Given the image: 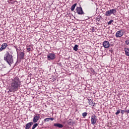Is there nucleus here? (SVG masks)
Instances as JSON below:
<instances>
[{"mask_svg":"<svg viewBox=\"0 0 129 129\" xmlns=\"http://www.w3.org/2000/svg\"><path fill=\"white\" fill-rule=\"evenodd\" d=\"M21 87V81L18 77H15L12 79L10 84L9 91L10 92H15L18 91Z\"/></svg>","mask_w":129,"mask_h":129,"instance_id":"f257e3e1","label":"nucleus"},{"mask_svg":"<svg viewBox=\"0 0 129 129\" xmlns=\"http://www.w3.org/2000/svg\"><path fill=\"white\" fill-rule=\"evenodd\" d=\"M13 52L12 51H6L4 55V60L11 66L12 64L14 63V58H13Z\"/></svg>","mask_w":129,"mask_h":129,"instance_id":"f03ea898","label":"nucleus"},{"mask_svg":"<svg viewBox=\"0 0 129 129\" xmlns=\"http://www.w3.org/2000/svg\"><path fill=\"white\" fill-rule=\"evenodd\" d=\"M116 14V9H111L105 13L106 17H109L110 15H115Z\"/></svg>","mask_w":129,"mask_h":129,"instance_id":"7ed1b4c3","label":"nucleus"},{"mask_svg":"<svg viewBox=\"0 0 129 129\" xmlns=\"http://www.w3.org/2000/svg\"><path fill=\"white\" fill-rule=\"evenodd\" d=\"M97 120L98 119H97V117L96 116V115L93 114L91 118V123L93 125H94L96 123V121H97Z\"/></svg>","mask_w":129,"mask_h":129,"instance_id":"20e7f679","label":"nucleus"},{"mask_svg":"<svg viewBox=\"0 0 129 129\" xmlns=\"http://www.w3.org/2000/svg\"><path fill=\"white\" fill-rule=\"evenodd\" d=\"M55 58H56V55L54 53H49L47 55V59L49 60V61L54 60Z\"/></svg>","mask_w":129,"mask_h":129,"instance_id":"39448f33","label":"nucleus"},{"mask_svg":"<svg viewBox=\"0 0 129 129\" xmlns=\"http://www.w3.org/2000/svg\"><path fill=\"white\" fill-rule=\"evenodd\" d=\"M76 11L78 15H83V14H84V12H83V10H82V8L81 7H77L76 9Z\"/></svg>","mask_w":129,"mask_h":129,"instance_id":"423d86ee","label":"nucleus"},{"mask_svg":"<svg viewBox=\"0 0 129 129\" xmlns=\"http://www.w3.org/2000/svg\"><path fill=\"white\" fill-rule=\"evenodd\" d=\"M122 36H123V31L119 30L116 32L115 35L116 38H120V37H122Z\"/></svg>","mask_w":129,"mask_h":129,"instance_id":"0eeeda50","label":"nucleus"},{"mask_svg":"<svg viewBox=\"0 0 129 129\" xmlns=\"http://www.w3.org/2000/svg\"><path fill=\"white\" fill-rule=\"evenodd\" d=\"M39 119H40V115L35 114L33 119V122L36 123V122H37Z\"/></svg>","mask_w":129,"mask_h":129,"instance_id":"6e6552de","label":"nucleus"},{"mask_svg":"<svg viewBox=\"0 0 129 129\" xmlns=\"http://www.w3.org/2000/svg\"><path fill=\"white\" fill-rule=\"evenodd\" d=\"M110 45V44L108 41L105 40L103 42V46L105 48H109Z\"/></svg>","mask_w":129,"mask_h":129,"instance_id":"1a4fd4ad","label":"nucleus"},{"mask_svg":"<svg viewBox=\"0 0 129 129\" xmlns=\"http://www.w3.org/2000/svg\"><path fill=\"white\" fill-rule=\"evenodd\" d=\"M33 123H34L33 122H30L27 123L26 124L25 129H29L31 127V126L33 125Z\"/></svg>","mask_w":129,"mask_h":129,"instance_id":"9d476101","label":"nucleus"},{"mask_svg":"<svg viewBox=\"0 0 129 129\" xmlns=\"http://www.w3.org/2000/svg\"><path fill=\"white\" fill-rule=\"evenodd\" d=\"M8 47V44L7 43H3L2 45V47L0 48V51H3V50H5L6 48Z\"/></svg>","mask_w":129,"mask_h":129,"instance_id":"9b49d317","label":"nucleus"},{"mask_svg":"<svg viewBox=\"0 0 129 129\" xmlns=\"http://www.w3.org/2000/svg\"><path fill=\"white\" fill-rule=\"evenodd\" d=\"M54 126L56 127H59V128H62L63 127V125L59 123H54Z\"/></svg>","mask_w":129,"mask_h":129,"instance_id":"f8f14e48","label":"nucleus"},{"mask_svg":"<svg viewBox=\"0 0 129 129\" xmlns=\"http://www.w3.org/2000/svg\"><path fill=\"white\" fill-rule=\"evenodd\" d=\"M25 57V53L24 52H21L19 54V58L20 59H24Z\"/></svg>","mask_w":129,"mask_h":129,"instance_id":"ddd939ff","label":"nucleus"},{"mask_svg":"<svg viewBox=\"0 0 129 129\" xmlns=\"http://www.w3.org/2000/svg\"><path fill=\"white\" fill-rule=\"evenodd\" d=\"M125 54L126 56H128L129 57V48H124Z\"/></svg>","mask_w":129,"mask_h":129,"instance_id":"4468645a","label":"nucleus"},{"mask_svg":"<svg viewBox=\"0 0 129 129\" xmlns=\"http://www.w3.org/2000/svg\"><path fill=\"white\" fill-rule=\"evenodd\" d=\"M102 19V17L101 16H98L95 18V20L96 22H100V20Z\"/></svg>","mask_w":129,"mask_h":129,"instance_id":"2eb2a0df","label":"nucleus"},{"mask_svg":"<svg viewBox=\"0 0 129 129\" xmlns=\"http://www.w3.org/2000/svg\"><path fill=\"white\" fill-rule=\"evenodd\" d=\"M77 6V4H74L71 7V11H74L75 7Z\"/></svg>","mask_w":129,"mask_h":129,"instance_id":"dca6fc26","label":"nucleus"},{"mask_svg":"<svg viewBox=\"0 0 129 129\" xmlns=\"http://www.w3.org/2000/svg\"><path fill=\"white\" fill-rule=\"evenodd\" d=\"M73 49L74 51H78V45L77 44L75 45V46L74 47Z\"/></svg>","mask_w":129,"mask_h":129,"instance_id":"f3484780","label":"nucleus"},{"mask_svg":"<svg viewBox=\"0 0 129 129\" xmlns=\"http://www.w3.org/2000/svg\"><path fill=\"white\" fill-rule=\"evenodd\" d=\"M88 102L90 105H92V104H93V102H92L91 99H88Z\"/></svg>","mask_w":129,"mask_h":129,"instance_id":"a211bd4d","label":"nucleus"},{"mask_svg":"<svg viewBox=\"0 0 129 129\" xmlns=\"http://www.w3.org/2000/svg\"><path fill=\"white\" fill-rule=\"evenodd\" d=\"M37 126H38V123H36L33 125L32 129H35V128H36V127H37Z\"/></svg>","mask_w":129,"mask_h":129,"instance_id":"6ab92c4d","label":"nucleus"},{"mask_svg":"<svg viewBox=\"0 0 129 129\" xmlns=\"http://www.w3.org/2000/svg\"><path fill=\"white\" fill-rule=\"evenodd\" d=\"M120 113V109L117 110L116 112L115 113L116 115H118V114H119Z\"/></svg>","mask_w":129,"mask_h":129,"instance_id":"aec40b11","label":"nucleus"},{"mask_svg":"<svg viewBox=\"0 0 129 129\" xmlns=\"http://www.w3.org/2000/svg\"><path fill=\"white\" fill-rule=\"evenodd\" d=\"M90 30L91 31H92V32H95V28H94V27H91Z\"/></svg>","mask_w":129,"mask_h":129,"instance_id":"412c9836","label":"nucleus"},{"mask_svg":"<svg viewBox=\"0 0 129 129\" xmlns=\"http://www.w3.org/2000/svg\"><path fill=\"white\" fill-rule=\"evenodd\" d=\"M82 116L85 117V116H87V112H84L82 113Z\"/></svg>","mask_w":129,"mask_h":129,"instance_id":"4be33fe9","label":"nucleus"},{"mask_svg":"<svg viewBox=\"0 0 129 129\" xmlns=\"http://www.w3.org/2000/svg\"><path fill=\"white\" fill-rule=\"evenodd\" d=\"M125 43L126 45H127V46H129V39L126 40L125 41Z\"/></svg>","mask_w":129,"mask_h":129,"instance_id":"5701e85b","label":"nucleus"},{"mask_svg":"<svg viewBox=\"0 0 129 129\" xmlns=\"http://www.w3.org/2000/svg\"><path fill=\"white\" fill-rule=\"evenodd\" d=\"M113 20H111L110 21L108 22V25H110L112 23H113Z\"/></svg>","mask_w":129,"mask_h":129,"instance_id":"b1692460","label":"nucleus"},{"mask_svg":"<svg viewBox=\"0 0 129 129\" xmlns=\"http://www.w3.org/2000/svg\"><path fill=\"white\" fill-rule=\"evenodd\" d=\"M44 121H50L49 118H46L44 119Z\"/></svg>","mask_w":129,"mask_h":129,"instance_id":"393cba45","label":"nucleus"},{"mask_svg":"<svg viewBox=\"0 0 129 129\" xmlns=\"http://www.w3.org/2000/svg\"><path fill=\"white\" fill-rule=\"evenodd\" d=\"M68 124H70V125H71V124H72V121H71L70 120H68Z\"/></svg>","mask_w":129,"mask_h":129,"instance_id":"a878e982","label":"nucleus"},{"mask_svg":"<svg viewBox=\"0 0 129 129\" xmlns=\"http://www.w3.org/2000/svg\"><path fill=\"white\" fill-rule=\"evenodd\" d=\"M124 112H125V110H121V114H123L124 113Z\"/></svg>","mask_w":129,"mask_h":129,"instance_id":"bb28decb","label":"nucleus"},{"mask_svg":"<svg viewBox=\"0 0 129 129\" xmlns=\"http://www.w3.org/2000/svg\"><path fill=\"white\" fill-rule=\"evenodd\" d=\"M27 50L28 52H30V51H31V48L28 47L27 48Z\"/></svg>","mask_w":129,"mask_h":129,"instance_id":"cd10ccee","label":"nucleus"},{"mask_svg":"<svg viewBox=\"0 0 129 129\" xmlns=\"http://www.w3.org/2000/svg\"><path fill=\"white\" fill-rule=\"evenodd\" d=\"M109 52H110V53H112L113 52V50L112 49V48H111L110 49H109Z\"/></svg>","mask_w":129,"mask_h":129,"instance_id":"c85d7f7f","label":"nucleus"},{"mask_svg":"<svg viewBox=\"0 0 129 129\" xmlns=\"http://www.w3.org/2000/svg\"><path fill=\"white\" fill-rule=\"evenodd\" d=\"M125 112H126V113H129V109L125 110Z\"/></svg>","mask_w":129,"mask_h":129,"instance_id":"c756f323","label":"nucleus"},{"mask_svg":"<svg viewBox=\"0 0 129 129\" xmlns=\"http://www.w3.org/2000/svg\"><path fill=\"white\" fill-rule=\"evenodd\" d=\"M49 120H54V118H49Z\"/></svg>","mask_w":129,"mask_h":129,"instance_id":"7c9ffc66","label":"nucleus"},{"mask_svg":"<svg viewBox=\"0 0 129 129\" xmlns=\"http://www.w3.org/2000/svg\"><path fill=\"white\" fill-rule=\"evenodd\" d=\"M15 48H16V50H18V48H17V47L15 46Z\"/></svg>","mask_w":129,"mask_h":129,"instance_id":"2f4dec72","label":"nucleus"},{"mask_svg":"<svg viewBox=\"0 0 129 129\" xmlns=\"http://www.w3.org/2000/svg\"><path fill=\"white\" fill-rule=\"evenodd\" d=\"M97 25H99V24H98V23H97Z\"/></svg>","mask_w":129,"mask_h":129,"instance_id":"473e14b6","label":"nucleus"}]
</instances>
